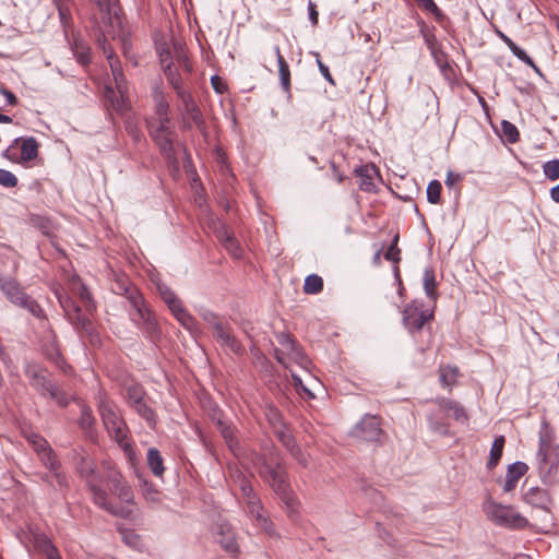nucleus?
I'll list each match as a JSON object with an SVG mask.
<instances>
[{"label":"nucleus","instance_id":"9","mask_svg":"<svg viewBox=\"0 0 559 559\" xmlns=\"http://www.w3.org/2000/svg\"><path fill=\"white\" fill-rule=\"evenodd\" d=\"M0 289L15 306L26 309L36 318L44 317V310L38 302L28 296L14 278L0 276Z\"/></svg>","mask_w":559,"mask_h":559},{"label":"nucleus","instance_id":"6","mask_svg":"<svg viewBox=\"0 0 559 559\" xmlns=\"http://www.w3.org/2000/svg\"><path fill=\"white\" fill-rule=\"evenodd\" d=\"M98 408L103 424L109 436L124 451L129 450L130 442L127 435L128 428L117 406L109 401L102 400L99 402Z\"/></svg>","mask_w":559,"mask_h":559},{"label":"nucleus","instance_id":"21","mask_svg":"<svg viewBox=\"0 0 559 559\" xmlns=\"http://www.w3.org/2000/svg\"><path fill=\"white\" fill-rule=\"evenodd\" d=\"M528 466L524 462H514L508 466L506 474V481L503 490L506 492L512 491L519 481V479L527 472Z\"/></svg>","mask_w":559,"mask_h":559},{"label":"nucleus","instance_id":"48","mask_svg":"<svg viewBox=\"0 0 559 559\" xmlns=\"http://www.w3.org/2000/svg\"><path fill=\"white\" fill-rule=\"evenodd\" d=\"M144 391L140 386H130L127 391L128 402L134 407L135 405L144 402Z\"/></svg>","mask_w":559,"mask_h":559},{"label":"nucleus","instance_id":"7","mask_svg":"<svg viewBox=\"0 0 559 559\" xmlns=\"http://www.w3.org/2000/svg\"><path fill=\"white\" fill-rule=\"evenodd\" d=\"M484 511L488 519L499 526L510 530H524L528 526L527 519L511 506L488 501L484 506Z\"/></svg>","mask_w":559,"mask_h":559},{"label":"nucleus","instance_id":"31","mask_svg":"<svg viewBox=\"0 0 559 559\" xmlns=\"http://www.w3.org/2000/svg\"><path fill=\"white\" fill-rule=\"evenodd\" d=\"M75 466L78 473L83 479L92 476L93 472L97 467L94 460L87 454H79Z\"/></svg>","mask_w":559,"mask_h":559},{"label":"nucleus","instance_id":"40","mask_svg":"<svg viewBox=\"0 0 559 559\" xmlns=\"http://www.w3.org/2000/svg\"><path fill=\"white\" fill-rule=\"evenodd\" d=\"M323 289V280L318 274H310L305 278L304 292L309 295H316Z\"/></svg>","mask_w":559,"mask_h":559},{"label":"nucleus","instance_id":"49","mask_svg":"<svg viewBox=\"0 0 559 559\" xmlns=\"http://www.w3.org/2000/svg\"><path fill=\"white\" fill-rule=\"evenodd\" d=\"M218 239L225 245L226 249L231 251L235 255L238 247L236 246V240L233 235L223 227L222 230L218 231Z\"/></svg>","mask_w":559,"mask_h":559},{"label":"nucleus","instance_id":"39","mask_svg":"<svg viewBox=\"0 0 559 559\" xmlns=\"http://www.w3.org/2000/svg\"><path fill=\"white\" fill-rule=\"evenodd\" d=\"M157 290L170 311L174 310L179 305H181V300L177 297L175 292L171 290L167 285L158 284Z\"/></svg>","mask_w":559,"mask_h":559},{"label":"nucleus","instance_id":"62","mask_svg":"<svg viewBox=\"0 0 559 559\" xmlns=\"http://www.w3.org/2000/svg\"><path fill=\"white\" fill-rule=\"evenodd\" d=\"M292 377H293L294 385L296 386L297 390H301L305 393H307L309 397H313V394L304 385L301 379L297 374L292 372Z\"/></svg>","mask_w":559,"mask_h":559},{"label":"nucleus","instance_id":"60","mask_svg":"<svg viewBox=\"0 0 559 559\" xmlns=\"http://www.w3.org/2000/svg\"><path fill=\"white\" fill-rule=\"evenodd\" d=\"M231 329V326L228 323L223 322L222 320L218 321L213 328L214 337L218 340L224 335L226 332H228Z\"/></svg>","mask_w":559,"mask_h":559},{"label":"nucleus","instance_id":"56","mask_svg":"<svg viewBox=\"0 0 559 559\" xmlns=\"http://www.w3.org/2000/svg\"><path fill=\"white\" fill-rule=\"evenodd\" d=\"M317 64L319 68L320 73L323 75V78L332 85H335V81L330 73L329 68L321 61L319 53H317Z\"/></svg>","mask_w":559,"mask_h":559},{"label":"nucleus","instance_id":"53","mask_svg":"<svg viewBox=\"0 0 559 559\" xmlns=\"http://www.w3.org/2000/svg\"><path fill=\"white\" fill-rule=\"evenodd\" d=\"M17 185V178L16 176L7 170L0 168V186L5 188H14Z\"/></svg>","mask_w":559,"mask_h":559},{"label":"nucleus","instance_id":"30","mask_svg":"<svg viewBox=\"0 0 559 559\" xmlns=\"http://www.w3.org/2000/svg\"><path fill=\"white\" fill-rule=\"evenodd\" d=\"M178 322L188 331L194 332L198 329L197 320L181 305L171 310Z\"/></svg>","mask_w":559,"mask_h":559},{"label":"nucleus","instance_id":"19","mask_svg":"<svg viewBox=\"0 0 559 559\" xmlns=\"http://www.w3.org/2000/svg\"><path fill=\"white\" fill-rule=\"evenodd\" d=\"M183 105L185 117L190 118V120L195 124V127L200 130L204 135L206 134V124L203 118V115L192 98L191 94L186 92L182 95L178 96Z\"/></svg>","mask_w":559,"mask_h":559},{"label":"nucleus","instance_id":"32","mask_svg":"<svg viewBox=\"0 0 559 559\" xmlns=\"http://www.w3.org/2000/svg\"><path fill=\"white\" fill-rule=\"evenodd\" d=\"M147 465L155 476H157V477L163 476L164 471H165L164 461L160 455V452L157 449H155V448L148 449Z\"/></svg>","mask_w":559,"mask_h":559},{"label":"nucleus","instance_id":"63","mask_svg":"<svg viewBox=\"0 0 559 559\" xmlns=\"http://www.w3.org/2000/svg\"><path fill=\"white\" fill-rule=\"evenodd\" d=\"M38 476H39L40 480L44 481L45 484H47L48 486L60 489L57 485L55 486V484H53V480H55L53 473H51V472L50 473H40V474H38Z\"/></svg>","mask_w":559,"mask_h":559},{"label":"nucleus","instance_id":"61","mask_svg":"<svg viewBox=\"0 0 559 559\" xmlns=\"http://www.w3.org/2000/svg\"><path fill=\"white\" fill-rule=\"evenodd\" d=\"M0 94L4 96L9 105L14 106L17 104V97L5 87L0 86Z\"/></svg>","mask_w":559,"mask_h":559},{"label":"nucleus","instance_id":"3","mask_svg":"<svg viewBox=\"0 0 559 559\" xmlns=\"http://www.w3.org/2000/svg\"><path fill=\"white\" fill-rule=\"evenodd\" d=\"M538 474L545 484H552L559 471V445L554 442V435L547 423L539 431L538 451L536 454Z\"/></svg>","mask_w":559,"mask_h":559},{"label":"nucleus","instance_id":"50","mask_svg":"<svg viewBox=\"0 0 559 559\" xmlns=\"http://www.w3.org/2000/svg\"><path fill=\"white\" fill-rule=\"evenodd\" d=\"M94 417L92 415V411L84 406L81 411V416H80V419H79V425L82 429H84L85 431L92 429L93 425H94Z\"/></svg>","mask_w":559,"mask_h":559},{"label":"nucleus","instance_id":"58","mask_svg":"<svg viewBox=\"0 0 559 559\" xmlns=\"http://www.w3.org/2000/svg\"><path fill=\"white\" fill-rule=\"evenodd\" d=\"M157 52H158L159 61H160V64H162L163 68H165V66L167 63H173L171 62V53H170V50L167 47L159 46L157 48Z\"/></svg>","mask_w":559,"mask_h":559},{"label":"nucleus","instance_id":"34","mask_svg":"<svg viewBox=\"0 0 559 559\" xmlns=\"http://www.w3.org/2000/svg\"><path fill=\"white\" fill-rule=\"evenodd\" d=\"M504 442H506V439L503 436H499L493 440V443L490 449L489 460L487 462V467L489 469H492L498 465V463L502 456Z\"/></svg>","mask_w":559,"mask_h":559},{"label":"nucleus","instance_id":"23","mask_svg":"<svg viewBox=\"0 0 559 559\" xmlns=\"http://www.w3.org/2000/svg\"><path fill=\"white\" fill-rule=\"evenodd\" d=\"M377 170L372 165H361L355 169V174L359 177V188L362 191L371 192L374 190L373 178Z\"/></svg>","mask_w":559,"mask_h":559},{"label":"nucleus","instance_id":"5","mask_svg":"<svg viewBox=\"0 0 559 559\" xmlns=\"http://www.w3.org/2000/svg\"><path fill=\"white\" fill-rule=\"evenodd\" d=\"M55 296L64 311L67 319L80 332L90 337L92 344L99 343L98 333L92 321L86 317L75 301L59 287L53 288Z\"/></svg>","mask_w":559,"mask_h":559},{"label":"nucleus","instance_id":"18","mask_svg":"<svg viewBox=\"0 0 559 559\" xmlns=\"http://www.w3.org/2000/svg\"><path fill=\"white\" fill-rule=\"evenodd\" d=\"M43 465L53 473L55 481L60 489L68 487L67 476L60 471V462L50 445L37 453Z\"/></svg>","mask_w":559,"mask_h":559},{"label":"nucleus","instance_id":"57","mask_svg":"<svg viewBox=\"0 0 559 559\" xmlns=\"http://www.w3.org/2000/svg\"><path fill=\"white\" fill-rule=\"evenodd\" d=\"M44 550L48 559H61L57 548L47 538L44 539Z\"/></svg>","mask_w":559,"mask_h":559},{"label":"nucleus","instance_id":"4","mask_svg":"<svg viewBox=\"0 0 559 559\" xmlns=\"http://www.w3.org/2000/svg\"><path fill=\"white\" fill-rule=\"evenodd\" d=\"M254 465L258 467L259 475L270 484L282 500L288 503L290 500V489L285 472L281 466L278 453L270 451L267 455L258 456Z\"/></svg>","mask_w":559,"mask_h":559},{"label":"nucleus","instance_id":"35","mask_svg":"<svg viewBox=\"0 0 559 559\" xmlns=\"http://www.w3.org/2000/svg\"><path fill=\"white\" fill-rule=\"evenodd\" d=\"M459 368L455 366H441L439 369L440 382L444 386H452L455 384L459 377Z\"/></svg>","mask_w":559,"mask_h":559},{"label":"nucleus","instance_id":"37","mask_svg":"<svg viewBox=\"0 0 559 559\" xmlns=\"http://www.w3.org/2000/svg\"><path fill=\"white\" fill-rule=\"evenodd\" d=\"M423 282H424V289H425L426 295L430 299L437 300V298H438L437 282H436V276H435V272L432 269L425 270Z\"/></svg>","mask_w":559,"mask_h":559},{"label":"nucleus","instance_id":"55","mask_svg":"<svg viewBox=\"0 0 559 559\" xmlns=\"http://www.w3.org/2000/svg\"><path fill=\"white\" fill-rule=\"evenodd\" d=\"M200 317L207 323V325L212 329L218 321H221L219 317L213 311L202 308L199 311Z\"/></svg>","mask_w":559,"mask_h":559},{"label":"nucleus","instance_id":"12","mask_svg":"<svg viewBox=\"0 0 559 559\" xmlns=\"http://www.w3.org/2000/svg\"><path fill=\"white\" fill-rule=\"evenodd\" d=\"M146 128L151 139L158 146L160 153L169 160L176 159L175 141L177 139L176 130L171 123H155L146 121Z\"/></svg>","mask_w":559,"mask_h":559},{"label":"nucleus","instance_id":"29","mask_svg":"<svg viewBox=\"0 0 559 559\" xmlns=\"http://www.w3.org/2000/svg\"><path fill=\"white\" fill-rule=\"evenodd\" d=\"M103 23H104V27L100 26V32H102V38L99 37L98 38V43L99 45L102 46L103 48V51L104 53L106 55L107 57V60L109 61V56L111 55L114 58H117L114 50L110 48V47H107L106 46V34H111L112 36H115L116 34V27H120L121 25V20L119 19V23H114V24H110L108 22V19H106L105 21L102 20Z\"/></svg>","mask_w":559,"mask_h":559},{"label":"nucleus","instance_id":"46","mask_svg":"<svg viewBox=\"0 0 559 559\" xmlns=\"http://www.w3.org/2000/svg\"><path fill=\"white\" fill-rule=\"evenodd\" d=\"M417 4L425 11L431 13L438 21L443 19L442 11L438 8L433 0H415Z\"/></svg>","mask_w":559,"mask_h":559},{"label":"nucleus","instance_id":"8","mask_svg":"<svg viewBox=\"0 0 559 559\" xmlns=\"http://www.w3.org/2000/svg\"><path fill=\"white\" fill-rule=\"evenodd\" d=\"M278 348H275L274 355L276 360L284 367L288 368L292 362L297 364L302 369H309L311 361L305 355L296 340L289 334L280 333L276 336Z\"/></svg>","mask_w":559,"mask_h":559},{"label":"nucleus","instance_id":"41","mask_svg":"<svg viewBox=\"0 0 559 559\" xmlns=\"http://www.w3.org/2000/svg\"><path fill=\"white\" fill-rule=\"evenodd\" d=\"M501 138L506 140L508 143H515L519 141L520 133L515 124L508 120H502L501 122Z\"/></svg>","mask_w":559,"mask_h":559},{"label":"nucleus","instance_id":"25","mask_svg":"<svg viewBox=\"0 0 559 559\" xmlns=\"http://www.w3.org/2000/svg\"><path fill=\"white\" fill-rule=\"evenodd\" d=\"M99 9L100 19L106 20L110 24L119 23V14L118 9L114 2V0H93Z\"/></svg>","mask_w":559,"mask_h":559},{"label":"nucleus","instance_id":"10","mask_svg":"<svg viewBox=\"0 0 559 559\" xmlns=\"http://www.w3.org/2000/svg\"><path fill=\"white\" fill-rule=\"evenodd\" d=\"M109 66L112 72V76L115 80L116 90L119 94V98L116 97L114 90L107 87L106 88V97L110 100L111 106L121 115L126 114L130 108L129 97H128V82L122 72L120 61L118 58H114L111 55L109 56Z\"/></svg>","mask_w":559,"mask_h":559},{"label":"nucleus","instance_id":"42","mask_svg":"<svg viewBox=\"0 0 559 559\" xmlns=\"http://www.w3.org/2000/svg\"><path fill=\"white\" fill-rule=\"evenodd\" d=\"M442 186L439 180H431L427 187V200L431 204H439L441 200Z\"/></svg>","mask_w":559,"mask_h":559},{"label":"nucleus","instance_id":"59","mask_svg":"<svg viewBox=\"0 0 559 559\" xmlns=\"http://www.w3.org/2000/svg\"><path fill=\"white\" fill-rule=\"evenodd\" d=\"M231 329V326L228 323L223 322L222 320L218 321L213 328L214 337L218 340L224 335L226 332H228Z\"/></svg>","mask_w":559,"mask_h":559},{"label":"nucleus","instance_id":"22","mask_svg":"<svg viewBox=\"0 0 559 559\" xmlns=\"http://www.w3.org/2000/svg\"><path fill=\"white\" fill-rule=\"evenodd\" d=\"M277 437L282 444L289 451V453L298 461L299 464H301L302 466L308 465L307 456L296 444L294 437L288 431H277Z\"/></svg>","mask_w":559,"mask_h":559},{"label":"nucleus","instance_id":"26","mask_svg":"<svg viewBox=\"0 0 559 559\" xmlns=\"http://www.w3.org/2000/svg\"><path fill=\"white\" fill-rule=\"evenodd\" d=\"M523 497L525 502L538 508H545L549 502L547 491L538 487L530 488Z\"/></svg>","mask_w":559,"mask_h":559},{"label":"nucleus","instance_id":"64","mask_svg":"<svg viewBox=\"0 0 559 559\" xmlns=\"http://www.w3.org/2000/svg\"><path fill=\"white\" fill-rule=\"evenodd\" d=\"M211 83H212V86L213 88L217 92V93H224L225 91V86L222 84V80L218 75H214L211 78Z\"/></svg>","mask_w":559,"mask_h":559},{"label":"nucleus","instance_id":"11","mask_svg":"<svg viewBox=\"0 0 559 559\" xmlns=\"http://www.w3.org/2000/svg\"><path fill=\"white\" fill-rule=\"evenodd\" d=\"M239 489L242 493L245 502L247 504L248 513L254 520L255 525L266 533H272V525L269 519L263 513V508L258 496L253 492V488L249 479L242 475H237Z\"/></svg>","mask_w":559,"mask_h":559},{"label":"nucleus","instance_id":"52","mask_svg":"<svg viewBox=\"0 0 559 559\" xmlns=\"http://www.w3.org/2000/svg\"><path fill=\"white\" fill-rule=\"evenodd\" d=\"M544 174L550 180L559 178V159H552L544 165Z\"/></svg>","mask_w":559,"mask_h":559},{"label":"nucleus","instance_id":"43","mask_svg":"<svg viewBox=\"0 0 559 559\" xmlns=\"http://www.w3.org/2000/svg\"><path fill=\"white\" fill-rule=\"evenodd\" d=\"M136 413L144 418L151 427L155 425V413L154 411L146 404V402H142L133 407Z\"/></svg>","mask_w":559,"mask_h":559},{"label":"nucleus","instance_id":"27","mask_svg":"<svg viewBox=\"0 0 559 559\" xmlns=\"http://www.w3.org/2000/svg\"><path fill=\"white\" fill-rule=\"evenodd\" d=\"M71 48L79 63L86 66L91 61L90 47L79 36H73Z\"/></svg>","mask_w":559,"mask_h":559},{"label":"nucleus","instance_id":"45","mask_svg":"<svg viewBox=\"0 0 559 559\" xmlns=\"http://www.w3.org/2000/svg\"><path fill=\"white\" fill-rule=\"evenodd\" d=\"M221 535H222V538L218 539V542L222 545V547L226 551L236 555L238 552V545L235 540L234 534L230 532H228L227 534L222 532Z\"/></svg>","mask_w":559,"mask_h":559},{"label":"nucleus","instance_id":"13","mask_svg":"<svg viewBox=\"0 0 559 559\" xmlns=\"http://www.w3.org/2000/svg\"><path fill=\"white\" fill-rule=\"evenodd\" d=\"M38 147L34 136L15 139L3 152V157L15 164H25L37 157Z\"/></svg>","mask_w":559,"mask_h":559},{"label":"nucleus","instance_id":"36","mask_svg":"<svg viewBox=\"0 0 559 559\" xmlns=\"http://www.w3.org/2000/svg\"><path fill=\"white\" fill-rule=\"evenodd\" d=\"M222 346L228 348L231 353L236 355H241L243 353V346L241 343L235 337L233 334V329L226 332L222 337L217 340Z\"/></svg>","mask_w":559,"mask_h":559},{"label":"nucleus","instance_id":"47","mask_svg":"<svg viewBox=\"0 0 559 559\" xmlns=\"http://www.w3.org/2000/svg\"><path fill=\"white\" fill-rule=\"evenodd\" d=\"M281 85L286 93L290 91V70L287 62L278 64Z\"/></svg>","mask_w":559,"mask_h":559},{"label":"nucleus","instance_id":"16","mask_svg":"<svg viewBox=\"0 0 559 559\" xmlns=\"http://www.w3.org/2000/svg\"><path fill=\"white\" fill-rule=\"evenodd\" d=\"M152 98L154 103V116L146 119V121L171 123L170 106L164 91L158 84L154 85L152 88Z\"/></svg>","mask_w":559,"mask_h":559},{"label":"nucleus","instance_id":"1","mask_svg":"<svg viewBox=\"0 0 559 559\" xmlns=\"http://www.w3.org/2000/svg\"><path fill=\"white\" fill-rule=\"evenodd\" d=\"M84 480L92 492L94 503L111 514H118V510L108 501L104 485L123 501H130L132 497L131 488L123 481L122 475L110 462H103L100 467H96L92 476Z\"/></svg>","mask_w":559,"mask_h":559},{"label":"nucleus","instance_id":"15","mask_svg":"<svg viewBox=\"0 0 559 559\" xmlns=\"http://www.w3.org/2000/svg\"><path fill=\"white\" fill-rule=\"evenodd\" d=\"M432 318L433 312L424 309V304L417 300L406 305L403 310V324L411 333L420 331Z\"/></svg>","mask_w":559,"mask_h":559},{"label":"nucleus","instance_id":"51","mask_svg":"<svg viewBox=\"0 0 559 559\" xmlns=\"http://www.w3.org/2000/svg\"><path fill=\"white\" fill-rule=\"evenodd\" d=\"M26 439L33 445L36 453L43 452L49 447V443L37 433H29L26 436Z\"/></svg>","mask_w":559,"mask_h":559},{"label":"nucleus","instance_id":"20","mask_svg":"<svg viewBox=\"0 0 559 559\" xmlns=\"http://www.w3.org/2000/svg\"><path fill=\"white\" fill-rule=\"evenodd\" d=\"M440 411L452 416L456 421L466 424L468 421V415L464 407L455 401L449 399H439L436 402Z\"/></svg>","mask_w":559,"mask_h":559},{"label":"nucleus","instance_id":"38","mask_svg":"<svg viewBox=\"0 0 559 559\" xmlns=\"http://www.w3.org/2000/svg\"><path fill=\"white\" fill-rule=\"evenodd\" d=\"M55 2L58 9L60 22L67 32L68 27H70L72 23L71 3L68 0H55Z\"/></svg>","mask_w":559,"mask_h":559},{"label":"nucleus","instance_id":"28","mask_svg":"<svg viewBox=\"0 0 559 559\" xmlns=\"http://www.w3.org/2000/svg\"><path fill=\"white\" fill-rule=\"evenodd\" d=\"M71 289L79 295L81 300L85 304L87 310L93 308L92 295L87 287L82 283L81 278L78 275H72L70 277Z\"/></svg>","mask_w":559,"mask_h":559},{"label":"nucleus","instance_id":"54","mask_svg":"<svg viewBox=\"0 0 559 559\" xmlns=\"http://www.w3.org/2000/svg\"><path fill=\"white\" fill-rule=\"evenodd\" d=\"M126 130L134 142H140L143 134L135 120L129 119L126 121Z\"/></svg>","mask_w":559,"mask_h":559},{"label":"nucleus","instance_id":"14","mask_svg":"<svg viewBox=\"0 0 559 559\" xmlns=\"http://www.w3.org/2000/svg\"><path fill=\"white\" fill-rule=\"evenodd\" d=\"M31 385L41 394H48L57 404L64 407L69 404L68 395L46 379L45 374L36 366H27L25 370Z\"/></svg>","mask_w":559,"mask_h":559},{"label":"nucleus","instance_id":"33","mask_svg":"<svg viewBox=\"0 0 559 559\" xmlns=\"http://www.w3.org/2000/svg\"><path fill=\"white\" fill-rule=\"evenodd\" d=\"M163 69L169 84L176 91L177 96H180L183 93H186L187 91L182 86V79L178 70L173 68V63H167Z\"/></svg>","mask_w":559,"mask_h":559},{"label":"nucleus","instance_id":"17","mask_svg":"<svg viewBox=\"0 0 559 559\" xmlns=\"http://www.w3.org/2000/svg\"><path fill=\"white\" fill-rule=\"evenodd\" d=\"M381 433L380 419L377 416L366 415L355 426V435L365 441H378Z\"/></svg>","mask_w":559,"mask_h":559},{"label":"nucleus","instance_id":"24","mask_svg":"<svg viewBox=\"0 0 559 559\" xmlns=\"http://www.w3.org/2000/svg\"><path fill=\"white\" fill-rule=\"evenodd\" d=\"M216 425L228 448L231 450L233 453H235V455L238 456L240 448L238 440L235 436L234 427L227 425L222 419H217Z\"/></svg>","mask_w":559,"mask_h":559},{"label":"nucleus","instance_id":"44","mask_svg":"<svg viewBox=\"0 0 559 559\" xmlns=\"http://www.w3.org/2000/svg\"><path fill=\"white\" fill-rule=\"evenodd\" d=\"M399 239H400V237L396 234L393 237L390 247L388 248V250L384 253L385 260L391 261L393 263H399L401 260V250L397 247Z\"/></svg>","mask_w":559,"mask_h":559},{"label":"nucleus","instance_id":"2","mask_svg":"<svg viewBox=\"0 0 559 559\" xmlns=\"http://www.w3.org/2000/svg\"><path fill=\"white\" fill-rule=\"evenodd\" d=\"M117 289L123 294L130 305L131 320L145 333L152 341L159 336V326L151 310L147 308L143 296L139 289L127 280L117 281Z\"/></svg>","mask_w":559,"mask_h":559}]
</instances>
